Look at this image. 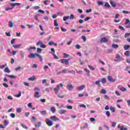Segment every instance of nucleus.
Here are the masks:
<instances>
[{
	"label": "nucleus",
	"instance_id": "nucleus-34",
	"mask_svg": "<svg viewBox=\"0 0 130 130\" xmlns=\"http://www.w3.org/2000/svg\"><path fill=\"white\" fill-rule=\"evenodd\" d=\"M105 7H106V8H110V5H109V4L108 2H106Z\"/></svg>",
	"mask_w": 130,
	"mask_h": 130
},
{
	"label": "nucleus",
	"instance_id": "nucleus-1",
	"mask_svg": "<svg viewBox=\"0 0 130 130\" xmlns=\"http://www.w3.org/2000/svg\"><path fill=\"white\" fill-rule=\"evenodd\" d=\"M60 87L61 88L63 87V84H62V83H60L59 85H57V87L54 89V91H55V94H57V93H58V91H59Z\"/></svg>",
	"mask_w": 130,
	"mask_h": 130
},
{
	"label": "nucleus",
	"instance_id": "nucleus-41",
	"mask_svg": "<svg viewBox=\"0 0 130 130\" xmlns=\"http://www.w3.org/2000/svg\"><path fill=\"white\" fill-rule=\"evenodd\" d=\"M101 93H102V94H106L107 91L106 89H102Z\"/></svg>",
	"mask_w": 130,
	"mask_h": 130
},
{
	"label": "nucleus",
	"instance_id": "nucleus-22",
	"mask_svg": "<svg viewBox=\"0 0 130 130\" xmlns=\"http://www.w3.org/2000/svg\"><path fill=\"white\" fill-rule=\"evenodd\" d=\"M51 50L52 51V52H51L50 53H51L52 55H54V54H55V51L54 50V48H51Z\"/></svg>",
	"mask_w": 130,
	"mask_h": 130
},
{
	"label": "nucleus",
	"instance_id": "nucleus-5",
	"mask_svg": "<svg viewBox=\"0 0 130 130\" xmlns=\"http://www.w3.org/2000/svg\"><path fill=\"white\" fill-rule=\"evenodd\" d=\"M70 59V58L68 59H61V63H64V64H69V61Z\"/></svg>",
	"mask_w": 130,
	"mask_h": 130
},
{
	"label": "nucleus",
	"instance_id": "nucleus-19",
	"mask_svg": "<svg viewBox=\"0 0 130 130\" xmlns=\"http://www.w3.org/2000/svg\"><path fill=\"white\" fill-rule=\"evenodd\" d=\"M124 55L126 56H127V57H129V56H130L129 51H126V52H125Z\"/></svg>",
	"mask_w": 130,
	"mask_h": 130
},
{
	"label": "nucleus",
	"instance_id": "nucleus-8",
	"mask_svg": "<svg viewBox=\"0 0 130 130\" xmlns=\"http://www.w3.org/2000/svg\"><path fill=\"white\" fill-rule=\"evenodd\" d=\"M34 97L35 98H40V92L39 91H36L34 95Z\"/></svg>",
	"mask_w": 130,
	"mask_h": 130
},
{
	"label": "nucleus",
	"instance_id": "nucleus-33",
	"mask_svg": "<svg viewBox=\"0 0 130 130\" xmlns=\"http://www.w3.org/2000/svg\"><path fill=\"white\" fill-rule=\"evenodd\" d=\"M110 110H112V111H113V112H115V108H114V107L111 106L110 107Z\"/></svg>",
	"mask_w": 130,
	"mask_h": 130
},
{
	"label": "nucleus",
	"instance_id": "nucleus-52",
	"mask_svg": "<svg viewBox=\"0 0 130 130\" xmlns=\"http://www.w3.org/2000/svg\"><path fill=\"white\" fill-rule=\"evenodd\" d=\"M17 52L18 51H13V52H12L11 54H13V55H16Z\"/></svg>",
	"mask_w": 130,
	"mask_h": 130
},
{
	"label": "nucleus",
	"instance_id": "nucleus-54",
	"mask_svg": "<svg viewBox=\"0 0 130 130\" xmlns=\"http://www.w3.org/2000/svg\"><path fill=\"white\" fill-rule=\"evenodd\" d=\"M34 10H39V9H40V7L39 6H35L33 7Z\"/></svg>",
	"mask_w": 130,
	"mask_h": 130
},
{
	"label": "nucleus",
	"instance_id": "nucleus-46",
	"mask_svg": "<svg viewBox=\"0 0 130 130\" xmlns=\"http://www.w3.org/2000/svg\"><path fill=\"white\" fill-rule=\"evenodd\" d=\"M122 13H123V14H125L126 15H127V14H129V12H128V11H124V10H123V11H122Z\"/></svg>",
	"mask_w": 130,
	"mask_h": 130
},
{
	"label": "nucleus",
	"instance_id": "nucleus-27",
	"mask_svg": "<svg viewBox=\"0 0 130 130\" xmlns=\"http://www.w3.org/2000/svg\"><path fill=\"white\" fill-rule=\"evenodd\" d=\"M20 46H21V44L13 45V47H14V48H19V47H20Z\"/></svg>",
	"mask_w": 130,
	"mask_h": 130
},
{
	"label": "nucleus",
	"instance_id": "nucleus-10",
	"mask_svg": "<svg viewBox=\"0 0 130 130\" xmlns=\"http://www.w3.org/2000/svg\"><path fill=\"white\" fill-rule=\"evenodd\" d=\"M118 128H120V130H127V128L124 127V126L122 125L120 126V124L118 125Z\"/></svg>",
	"mask_w": 130,
	"mask_h": 130
},
{
	"label": "nucleus",
	"instance_id": "nucleus-48",
	"mask_svg": "<svg viewBox=\"0 0 130 130\" xmlns=\"http://www.w3.org/2000/svg\"><path fill=\"white\" fill-rule=\"evenodd\" d=\"M25 115L26 116V117H29V115H30V112H27L25 113Z\"/></svg>",
	"mask_w": 130,
	"mask_h": 130
},
{
	"label": "nucleus",
	"instance_id": "nucleus-25",
	"mask_svg": "<svg viewBox=\"0 0 130 130\" xmlns=\"http://www.w3.org/2000/svg\"><path fill=\"white\" fill-rule=\"evenodd\" d=\"M69 19H70V16H64L63 17V20L64 21H67V20H69Z\"/></svg>",
	"mask_w": 130,
	"mask_h": 130
},
{
	"label": "nucleus",
	"instance_id": "nucleus-56",
	"mask_svg": "<svg viewBox=\"0 0 130 130\" xmlns=\"http://www.w3.org/2000/svg\"><path fill=\"white\" fill-rule=\"evenodd\" d=\"M21 95H22V92L20 91L19 94L16 95V97H17V98H19V97L21 96Z\"/></svg>",
	"mask_w": 130,
	"mask_h": 130
},
{
	"label": "nucleus",
	"instance_id": "nucleus-43",
	"mask_svg": "<svg viewBox=\"0 0 130 130\" xmlns=\"http://www.w3.org/2000/svg\"><path fill=\"white\" fill-rule=\"evenodd\" d=\"M129 23H130V20H129V19H126V22H125V25H127V24H129Z\"/></svg>",
	"mask_w": 130,
	"mask_h": 130
},
{
	"label": "nucleus",
	"instance_id": "nucleus-57",
	"mask_svg": "<svg viewBox=\"0 0 130 130\" xmlns=\"http://www.w3.org/2000/svg\"><path fill=\"white\" fill-rule=\"evenodd\" d=\"M81 38H82V39H83L84 42H85L86 41V36H82L81 37Z\"/></svg>",
	"mask_w": 130,
	"mask_h": 130
},
{
	"label": "nucleus",
	"instance_id": "nucleus-53",
	"mask_svg": "<svg viewBox=\"0 0 130 130\" xmlns=\"http://www.w3.org/2000/svg\"><path fill=\"white\" fill-rule=\"evenodd\" d=\"M104 99H105L106 100H109V96H108V95H105Z\"/></svg>",
	"mask_w": 130,
	"mask_h": 130
},
{
	"label": "nucleus",
	"instance_id": "nucleus-24",
	"mask_svg": "<svg viewBox=\"0 0 130 130\" xmlns=\"http://www.w3.org/2000/svg\"><path fill=\"white\" fill-rule=\"evenodd\" d=\"M95 85H98L99 87H101V84H100V80L97 81L95 82Z\"/></svg>",
	"mask_w": 130,
	"mask_h": 130
},
{
	"label": "nucleus",
	"instance_id": "nucleus-51",
	"mask_svg": "<svg viewBox=\"0 0 130 130\" xmlns=\"http://www.w3.org/2000/svg\"><path fill=\"white\" fill-rule=\"evenodd\" d=\"M4 124H5V125H6V126H7V125H8V124H9V121L7 120H5Z\"/></svg>",
	"mask_w": 130,
	"mask_h": 130
},
{
	"label": "nucleus",
	"instance_id": "nucleus-17",
	"mask_svg": "<svg viewBox=\"0 0 130 130\" xmlns=\"http://www.w3.org/2000/svg\"><path fill=\"white\" fill-rule=\"evenodd\" d=\"M107 41H108L107 39H106V38H105V37H104V38H102L101 40V42L105 43V42H107Z\"/></svg>",
	"mask_w": 130,
	"mask_h": 130
},
{
	"label": "nucleus",
	"instance_id": "nucleus-31",
	"mask_svg": "<svg viewBox=\"0 0 130 130\" xmlns=\"http://www.w3.org/2000/svg\"><path fill=\"white\" fill-rule=\"evenodd\" d=\"M113 52V50L110 49L107 50V53H112Z\"/></svg>",
	"mask_w": 130,
	"mask_h": 130
},
{
	"label": "nucleus",
	"instance_id": "nucleus-32",
	"mask_svg": "<svg viewBox=\"0 0 130 130\" xmlns=\"http://www.w3.org/2000/svg\"><path fill=\"white\" fill-rule=\"evenodd\" d=\"M37 52H38V53H41V52H42V49H41V48H37Z\"/></svg>",
	"mask_w": 130,
	"mask_h": 130
},
{
	"label": "nucleus",
	"instance_id": "nucleus-40",
	"mask_svg": "<svg viewBox=\"0 0 130 130\" xmlns=\"http://www.w3.org/2000/svg\"><path fill=\"white\" fill-rule=\"evenodd\" d=\"M11 10H13V8L11 7H7L5 9V11H11Z\"/></svg>",
	"mask_w": 130,
	"mask_h": 130
},
{
	"label": "nucleus",
	"instance_id": "nucleus-35",
	"mask_svg": "<svg viewBox=\"0 0 130 130\" xmlns=\"http://www.w3.org/2000/svg\"><path fill=\"white\" fill-rule=\"evenodd\" d=\"M106 114L108 117H110V112H109V111H107L106 112Z\"/></svg>",
	"mask_w": 130,
	"mask_h": 130
},
{
	"label": "nucleus",
	"instance_id": "nucleus-26",
	"mask_svg": "<svg viewBox=\"0 0 130 130\" xmlns=\"http://www.w3.org/2000/svg\"><path fill=\"white\" fill-rule=\"evenodd\" d=\"M9 27H11V28L14 27V23H13V22L9 21Z\"/></svg>",
	"mask_w": 130,
	"mask_h": 130
},
{
	"label": "nucleus",
	"instance_id": "nucleus-62",
	"mask_svg": "<svg viewBox=\"0 0 130 130\" xmlns=\"http://www.w3.org/2000/svg\"><path fill=\"white\" fill-rule=\"evenodd\" d=\"M90 121L91 122H94V121H96V119L94 118H90Z\"/></svg>",
	"mask_w": 130,
	"mask_h": 130
},
{
	"label": "nucleus",
	"instance_id": "nucleus-23",
	"mask_svg": "<svg viewBox=\"0 0 130 130\" xmlns=\"http://www.w3.org/2000/svg\"><path fill=\"white\" fill-rule=\"evenodd\" d=\"M112 47H113V48H118V47H119L118 45L115 44H113L112 45Z\"/></svg>",
	"mask_w": 130,
	"mask_h": 130
},
{
	"label": "nucleus",
	"instance_id": "nucleus-20",
	"mask_svg": "<svg viewBox=\"0 0 130 130\" xmlns=\"http://www.w3.org/2000/svg\"><path fill=\"white\" fill-rule=\"evenodd\" d=\"M40 47H41V48H46V45L43 43H42V42L41 43Z\"/></svg>",
	"mask_w": 130,
	"mask_h": 130
},
{
	"label": "nucleus",
	"instance_id": "nucleus-39",
	"mask_svg": "<svg viewBox=\"0 0 130 130\" xmlns=\"http://www.w3.org/2000/svg\"><path fill=\"white\" fill-rule=\"evenodd\" d=\"M129 35H130V33L126 32V33L124 35V37H125V38H127V37H129Z\"/></svg>",
	"mask_w": 130,
	"mask_h": 130
},
{
	"label": "nucleus",
	"instance_id": "nucleus-11",
	"mask_svg": "<svg viewBox=\"0 0 130 130\" xmlns=\"http://www.w3.org/2000/svg\"><path fill=\"white\" fill-rule=\"evenodd\" d=\"M66 112H67V111H66L65 110H63V109H61L58 111V113L61 115L64 114V113H66Z\"/></svg>",
	"mask_w": 130,
	"mask_h": 130
},
{
	"label": "nucleus",
	"instance_id": "nucleus-12",
	"mask_svg": "<svg viewBox=\"0 0 130 130\" xmlns=\"http://www.w3.org/2000/svg\"><path fill=\"white\" fill-rule=\"evenodd\" d=\"M28 57H29V58H35V57H36V54L31 53L30 56H28Z\"/></svg>",
	"mask_w": 130,
	"mask_h": 130
},
{
	"label": "nucleus",
	"instance_id": "nucleus-50",
	"mask_svg": "<svg viewBox=\"0 0 130 130\" xmlns=\"http://www.w3.org/2000/svg\"><path fill=\"white\" fill-rule=\"evenodd\" d=\"M91 12H92V9H86V11H85L86 13H91Z\"/></svg>",
	"mask_w": 130,
	"mask_h": 130
},
{
	"label": "nucleus",
	"instance_id": "nucleus-7",
	"mask_svg": "<svg viewBox=\"0 0 130 130\" xmlns=\"http://www.w3.org/2000/svg\"><path fill=\"white\" fill-rule=\"evenodd\" d=\"M84 88H86V85H83L77 87V90H78V91H82V90H84Z\"/></svg>",
	"mask_w": 130,
	"mask_h": 130
},
{
	"label": "nucleus",
	"instance_id": "nucleus-21",
	"mask_svg": "<svg viewBox=\"0 0 130 130\" xmlns=\"http://www.w3.org/2000/svg\"><path fill=\"white\" fill-rule=\"evenodd\" d=\"M50 110L52 112V113H54L55 112V108L54 107H52L50 108Z\"/></svg>",
	"mask_w": 130,
	"mask_h": 130
},
{
	"label": "nucleus",
	"instance_id": "nucleus-6",
	"mask_svg": "<svg viewBox=\"0 0 130 130\" xmlns=\"http://www.w3.org/2000/svg\"><path fill=\"white\" fill-rule=\"evenodd\" d=\"M107 79L111 83H114L115 82V79L113 78L111 76H108Z\"/></svg>",
	"mask_w": 130,
	"mask_h": 130
},
{
	"label": "nucleus",
	"instance_id": "nucleus-38",
	"mask_svg": "<svg viewBox=\"0 0 130 130\" xmlns=\"http://www.w3.org/2000/svg\"><path fill=\"white\" fill-rule=\"evenodd\" d=\"M31 49H34V50H35V49H36V47H30V48H28V51H30L31 50Z\"/></svg>",
	"mask_w": 130,
	"mask_h": 130
},
{
	"label": "nucleus",
	"instance_id": "nucleus-18",
	"mask_svg": "<svg viewBox=\"0 0 130 130\" xmlns=\"http://www.w3.org/2000/svg\"><path fill=\"white\" fill-rule=\"evenodd\" d=\"M124 50H127V49H129L130 48V46L129 45H125L124 46Z\"/></svg>",
	"mask_w": 130,
	"mask_h": 130
},
{
	"label": "nucleus",
	"instance_id": "nucleus-4",
	"mask_svg": "<svg viewBox=\"0 0 130 130\" xmlns=\"http://www.w3.org/2000/svg\"><path fill=\"white\" fill-rule=\"evenodd\" d=\"M67 89H68L69 91H73V90H74V86H73V84L71 83L67 84Z\"/></svg>",
	"mask_w": 130,
	"mask_h": 130
},
{
	"label": "nucleus",
	"instance_id": "nucleus-29",
	"mask_svg": "<svg viewBox=\"0 0 130 130\" xmlns=\"http://www.w3.org/2000/svg\"><path fill=\"white\" fill-rule=\"evenodd\" d=\"M40 113L41 114H42V115H45V114H46V111L45 110L41 111Z\"/></svg>",
	"mask_w": 130,
	"mask_h": 130
},
{
	"label": "nucleus",
	"instance_id": "nucleus-42",
	"mask_svg": "<svg viewBox=\"0 0 130 130\" xmlns=\"http://www.w3.org/2000/svg\"><path fill=\"white\" fill-rule=\"evenodd\" d=\"M88 68H89V69H90V70H92V71H94V70H95V68H94V67H93L91 65H89Z\"/></svg>",
	"mask_w": 130,
	"mask_h": 130
},
{
	"label": "nucleus",
	"instance_id": "nucleus-14",
	"mask_svg": "<svg viewBox=\"0 0 130 130\" xmlns=\"http://www.w3.org/2000/svg\"><path fill=\"white\" fill-rule=\"evenodd\" d=\"M110 4L113 8H115V7H116V4L113 3V1L112 0L110 1Z\"/></svg>",
	"mask_w": 130,
	"mask_h": 130
},
{
	"label": "nucleus",
	"instance_id": "nucleus-37",
	"mask_svg": "<svg viewBox=\"0 0 130 130\" xmlns=\"http://www.w3.org/2000/svg\"><path fill=\"white\" fill-rule=\"evenodd\" d=\"M68 73H72L73 75H75L76 74V72L74 70H71V71H68Z\"/></svg>",
	"mask_w": 130,
	"mask_h": 130
},
{
	"label": "nucleus",
	"instance_id": "nucleus-47",
	"mask_svg": "<svg viewBox=\"0 0 130 130\" xmlns=\"http://www.w3.org/2000/svg\"><path fill=\"white\" fill-rule=\"evenodd\" d=\"M84 71L86 72L87 75H90V72L87 69H84Z\"/></svg>",
	"mask_w": 130,
	"mask_h": 130
},
{
	"label": "nucleus",
	"instance_id": "nucleus-44",
	"mask_svg": "<svg viewBox=\"0 0 130 130\" xmlns=\"http://www.w3.org/2000/svg\"><path fill=\"white\" fill-rule=\"evenodd\" d=\"M20 55L22 58H24V52L23 51H20Z\"/></svg>",
	"mask_w": 130,
	"mask_h": 130
},
{
	"label": "nucleus",
	"instance_id": "nucleus-9",
	"mask_svg": "<svg viewBox=\"0 0 130 130\" xmlns=\"http://www.w3.org/2000/svg\"><path fill=\"white\" fill-rule=\"evenodd\" d=\"M50 119H51L53 121H57V120H59V119L56 117V116H51L50 117Z\"/></svg>",
	"mask_w": 130,
	"mask_h": 130
},
{
	"label": "nucleus",
	"instance_id": "nucleus-49",
	"mask_svg": "<svg viewBox=\"0 0 130 130\" xmlns=\"http://www.w3.org/2000/svg\"><path fill=\"white\" fill-rule=\"evenodd\" d=\"M101 82H102L104 84L106 83V79L105 78H102Z\"/></svg>",
	"mask_w": 130,
	"mask_h": 130
},
{
	"label": "nucleus",
	"instance_id": "nucleus-64",
	"mask_svg": "<svg viewBox=\"0 0 130 130\" xmlns=\"http://www.w3.org/2000/svg\"><path fill=\"white\" fill-rule=\"evenodd\" d=\"M21 126H22V127H23V128H25V129H28V127H27L26 125H24V124H21Z\"/></svg>",
	"mask_w": 130,
	"mask_h": 130
},
{
	"label": "nucleus",
	"instance_id": "nucleus-55",
	"mask_svg": "<svg viewBox=\"0 0 130 130\" xmlns=\"http://www.w3.org/2000/svg\"><path fill=\"white\" fill-rule=\"evenodd\" d=\"M61 31H62V32H66V31H67V29L63 28L62 27H61Z\"/></svg>",
	"mask_w": 130,
	"mask_h": 130
},
{
	"label": "nucleus",
	"instance_id": "nucleus-3",
	"mask_svg": "<svg viewBox=\"0 0 130 130\" xmlns=\"http://www.w3.org/2000/svg\"><path fill=\"white\" fill-rule=\"evenodd\" d=\"M46 123L48 126H52L53 125V122L52 121L50 120L49 119H46Z\"/></svg>",
	"mask_w": 130,
	"mask_h": 130
},
{
	"label": "nucleus",
	"instance_id": "nucleus-30",
	"mask_svg": "<svg viewBox=\"0 0 130 130\" xmlns=\"http://www.w3.org/2000/svg\"><path fill=\"white\" fill-rule=\"evenodd\" d=\"M4 72H5V73H10L11 71H10V69H9V68H6L4 69Z\"/></svg>",
	"mask_w": 130,
	"mask_h": 130
},
{
	"label": "nucleus",
	"instance_id": "nucleus-59",
	"mask_svg": "<svg viewBox=\"0 0 130 130\" xmlns=\"http://www.w3.org/2000/svg\"><path fill=\"white\" fill-rule=\"evenodd\" d=\"M6 67H7V64L0 66V69L3 70V69H5V68H6Z\"/></svg>",
	"mask_w": 130,
	"mask_h": 130
},
{
	"label": "nucleus",
	"instance_id": "nucleus-61",
	"mask_svg": "<svg viewBox=\"0 0 130 130\" xmlns=\"http://www.w3.org/2000/svg\"><path fill=\"white\" fill-rule=\"evenodd\" d=\"M48 44L49 45H53V44H54V42H52V41H50V42H49Z\"/></svg>",
	"mask_w": 130,
	"mask_h": 130
},
{
	"label": "nucleus",
	"instance_id": "nucleus-2",
	"mask_svg": "<svg viewBox=\"0 0 130 130\" xmlns=\"http://www.w3.org/2000/svg\"><path fill=\"white\" fill-rule=\"evenodd\" d=\"M118 89H119V90H120V91H121L122 92H125L127 90V89H126V88L120 85L118 86Z\"/></svg>",
	"mask_w": 130,
	"mask_h": 130
},
{
	"label": "nucleus",
	"instance_id": "nucleus-16",
	"mask_svg": "<svg viewBox=\"0 0 130 130\" xmlns=\"http://www.w3.org/2000/svg\"><path fill=\"white\" fill-rule=\"evenodd\" d=\"M35 127H40L41 126V122H38L35 125Z\"/></svg>",
	"mask_w": 130,
	"mask_h": 130
},
{
	"label": "nucleus",
	"instance_id": "nucleus-60",
	"mask_svg": "<svg viewBox=\"0 0 130 130\" xmlns=\"http://www.w3.org/2000/svg\"><path fill=\"white\" fill-rule=\"evenodd\" d=\"M67 109H73V107L72 106H66Z\"/></svg>",
	"mask_w": 130,
	"mask_h": 130
},
{
	"label": "nucleus",
	"instance_id": "nucleus-36",
	"mask_svg": "<svg viewBox=\"0 0 130 130\" xmlns=\"http://www.w3.org/2000/svg\"><path fill=\"white\" fill-rule=\"evenodd\" d=\"M119 28L120 29V30H122L123 31H125V29L124 28V27L121 25H120L119 26Z\"/></svg>",
	"mask_w": 130,
	"mask_h": 130
},
{
	"label": "nucleus",
	"instance_id": "nucleus-63",
	"mask_svg": "<svg viewBox=\"0 0 130 130\" xmlns=\"http://www.w3.org/2000/svg\"><path fill=\"white\" fill-rule=\"evenodd\" d=\"M90 19H91V17H86L84 19V21H85V22H87V21H88V20H90Z\"/></svg>",
	"mask_w": 130,
	"mask_h": 130
},
{
	"label": "nucleus",
	"instance_id": "nucleus-13",
	"mask_svg": "<svg viewBox=\"0 0 130 130\" xmlns=\"http://www.w3.org/2000/svg\"><path fill=\"white\" fill-rule=\"evenodd\" d=\"M27 80H28L29 81H35V80H36V77H35V76H32L31 77H29V78L27 79Z\"/></svg>",
	"mask_w": 130,
	"mask_h": 130
},
{
	"label": "nucleus",
	"instance_id": "nucleus-58",
	"mask_svg": "<svg viewBox=\"0 0 130 130\" xmlns=\"http://www.w3.org/2000/svg\"><path fill=\"white\" fill-rule=\"evenodd\" d=\"M10 116L11 117H12V118H15V117H16V115H15L14 113H11Z\"/></svg>",
	"mask_w": 130,
	"mask_h": 130
},
{
	"label": "nucleus",
	"instance_id": "nucleus-28",
	"mask_svg": "<svg viewBox=\"0 0 130 130\" xmlns=\"http://www.w3.org/2000/svg\"><path fill=\"white\" fill-rule=\"evenodd\" d=\"M54 25L55 27H57L58 26V23H57V19H55L54 22Z\"/></svg>",
	"mask_w": 130,
	"mask_h": 130
},
{
	"label": "nucleus",
	"instance_id": "nucleus-45",
	"mask_svg": "<svg viewBox=\"0 0 130 130\" xmlns=\"http://www.w3.org/2000/svg\"><path fill=\"white\" fill-rule=\"evenodd\" d=\"M98 5L99 6H102L103 5V2L102 1H98Z\"/></svg>",
	"mask_w": 130,
	"mask_h": 130
},
{
	"label": "nucleus",
	"instance_id": "nucleus-15",
	"mask_svg": "<svg viewBox=\"0 0 130 130\" xmlns=\"http://www.w3.org/2000/svg\"><path fill=\"white\" fill-rule=\"evenodd\" d=\"M6 77H8V78H10V79H16V76L14 75H9L8 74H6Z\"/></svg>",
	"mask_w": 130,
	"mask_h": 130
}]
</instances>
